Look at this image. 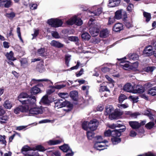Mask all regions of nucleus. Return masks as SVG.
<instances>
[{
	"instance_id": "6",
	"label": "nucleus",
	"mask_w": 156,
	"mask_h": 156,
	"mask_svg": "<svg viewBox=\"0 0 156 156\" xmlns=\"http://www.w3.org/2000/svg\"><path fill=\"white\" fill-rule=\"evenodd\" d=\"M99 125V122L96 119L90 121L88 124V128L91 131L95 130Z\"/></svg>"
},
{
	"instance_id": "45",
	"label": "nucleus",
	"mask_w": 156,
	"mask_h": 156,
	"mask_svg": "<svg viewBox=\"0 0 156 156\" xmlns=\"http://www.w3.org/2000/svg\"><path fill=\"white\" fill-rule=\"evenodd\" d=\"M127 97L123 94H121L119 97V103H122L124 100L127 99Z\"/></svg>"
},
{
	"instance_id": "37",
	"label": "nucleus",
	"mask_w": 156,
	"mask_h": 156,
	"mask_svg": "<svg viewBox=\"0 0 156 156\" xmlns=\"http://www.w3.org/2000/svg\"><path fill=\"white\" fill-rule=\"evenodd\" d=\"M29 95L27 94L25 92H23L21 93L18 97V99H22L29 97Z\"/></svg>"
},
{
	"instance_id": "2",
	"label": "nucleus",
	"mask_w": 156,
	"mask_h": 156,
	"mask_svg": "<svg viewBox=\"0 0 156 156\" xmlns=\"http://www.w3.org/2000/svg\"><path fill=\"white\" fill-rule=\"evenodd\" d=\"M97 139L100 140L97 141L94 145L95 147L98 150H102L105 149H106V147L108 146L106 145L105 143L108 142V141L106 140L103 141L102 140V137L101 136H99L97 137Z\"/></svg>"
},
{
	"instance_id": "11",
	"label": "nucleus",
	"mask_w": 156,
	"mask_h": 156,
	"mask_svg": "<svg viewBox=\"0 0 156 156\" xmlns=\"http://www.w3.org/2000/svg\"><path fill=\"white\" fill-rule=\"evenodd\" d=\"M96 6H94L92 8V11H90V13L91 14H93L92 16H99L102 12V8H97L96 9Z\"/></svg>"
},
{
	"instance_id": "32",
	"label": "nucleus",
	"mask_w": 156,
	"mask_h": 156,
	"mask_svg": "<svg viewBox=\"0 0 156 156\" xmlns=\"http://www.w3.org/2000/svg\"><path fill=\"white\" fill-rule=\"evenodd\" d=\"M81 37L83 39L87 41L89 40L90 38V36L89 34L87 32L83 33Z\"/></svg>"
},
{
	"instance_id": "13",
	"label": "nucleus",
	"mask_w": 156,
	"mask_h": 156,
	"mask_svg": "<svg viewBox=\"0 0 156 156\" xmlns=\"http://www.w3.org/2000/svg\"><path fill=\"white\" fill-rule=\"evenodd\" d=\"M63 142V140L62 139L60 138L57 140H49L47 141V143L48 145L51 146L59 144Z\"/></svg>"
},
{
	"instance_id": "3",
	"label": "nucleus",
	"mask_w": 156,
	"mask_h": 156,
	"mask_svg": "<svg viewBox=\"0 0 156 156\" xmlns=\"http://www.w3.org/2000/svg\"><path fill=\"white\" fill-rule=\"evenodd\" d=\"M47 23L52 27L57 28L61 27L63 22L58 18H51L48 20Z\"/></svg>"
},
{
	"instance_id": "36",
	"label": "nucleus",
	"mask_w": 156,
	"mask_h": 156,
	"mask_svg": "<svg viewBox=\"0 0 156 156\" xmlns=\"http://www.w3.org/2000/svg\"><path fill=\"white\" fill-rule=\"evenodd\" d=\"M128 56L130 60H137L138 58V55L136 54H130Z\"/></svg>"
},
{
	"instance_id": "62",
	"label": "nucleus",
	"mask_w": 156,
	"mask_h": 156,
	"mask_svg": "<svg viewBox=\"0 0 156 156\" xmlns=\"http://www.w3.org/2000/svg\"><path fill=\"white\" fill-rule=\"evenodd\" d=\"M37 5L36 4H32L30 5V7L31 9L35 10L37 9Z\"/></svg>"
},
{
	"instance_id": "44",
	"label": "nucleus",
	"mask_w": 156,
	"mask_h": 156,
	"mask_svg": "<svg viewBox=\"0 0 156 156\" xmlns=\"http://www.w3.org/2000/svg\"><path fill=\"white\" fill-rule=\"evenodd\" d=\"M94 134L93 131H88L87 133L88 138L89 140L91 139L94 137Z\"/></svg>"
},
{
	"instance_id": "63",
	"label": "nucleus",
	"mask_w": 156,
	"mask_h": 156,
	"mask_svg": "<svg viewBox=\"0 0 156 156\" xmlns=\"http://www.w3.org/2000/svg\"><path fill=\"white\" fill-rule=\"evenodd\" d=\"M89 88V87L88 86H83L82 88L83 90L85 91L87 94H88Z\"/></svg>"
},
{
	"instance_id": "42",
	"label": "nucleus",
	"mask_w": 156,
	"mask_h": 156,
	"mask_svg": "<svg viewBox=\"0 0 156 156\" xmlns=\"http://www.w3.org/2000/svg\"><path fill=\"white\" fill-rule=\"evenodd\" d=\"M83 23V22L82 20L79 18H77L76 16L75 25L78 26H80Z\"/></svg>"
},
{
	"instance_id": "23",
	"label": "nucleus",
	"mask_w": 156,
	"mask_h": 156,
	"mask_svg": "<svg viewBox=\"0 0 156 156\" xmlns=\"http://www.w3.org/2000/svg\"><path fill=\"white\" fill-rule=\"evenodd\" d=\"M144 92V88L140 86L136 85V87L134 89L133 93H141Z\"/></svg>"
},
{
	"instance_id": "41",
	"label": "nucleus",
	"mask_w": 156,
	"mask_h": 156,
	"mask_svg": "<svg viewBox=\"0 0 156 156\" xmlns=\"http://www.w3.org/2000/svg\"><path fill=\"white\" fill-rule=\"evenodd\" d=\"M144 16L146 18V21L148 22L149 21L151 18V14L148 13L144 12L143 13Z\"/></svg>"
},
{
	"instance_id": "20",
	"label": "nucleus",
	"mask_w": 156,
	"mask_h": 156,
	"mask_svg": "<svg viewBox=\"0 0 156 156\" xmlns=\"http://www.w3.org/2000/svg\"><path fill=\"white\" fill-rule=\"evenodd\" d=\"M33 151V147H30L28 146V145H25L23 147L21 150V153L25 155V154H26V153L28 151Z\"/></svg>"
},
{
	"instance_id": "10",
	"label": "nucleus",
	"mask_w": 156,
	"mask_h": 156,
	"mask_svg": "<svg viewBox=\"0 0 156 156\" xmlns=\"http://www.w3.org/2000/svg\"><path fill=\"white\" fill-rule=\"evenodd\" d=\"M28 111V108L27 106H22V105L19 106L14 109V112L16 114H19L20 112H27Z\"/></svg>"
},
{
	"instance_id": "30",
	"label": "nucleus",
	"mask_w": 156,
	"mask_h": 156,
	"mask_svg": "<svg viewBox=\"0 0 156 156\" xmlns=\"http://www.w3.org/2000/svg\"><path fill=\"white\" fill-rule=\"evenodd\" d=\"M124 23L126 27L128 28H129L132 26V22L131 20H129L125 19L124 20Z\"/></svg>"
},
{
	"instance_id": "52",
	"label": "nucleus",
	"mask_w": 156,
	"mask_h": 156,
	"mask_svg": "<svg viewBox=\"0 0 156 156\" xmlns=\"http://www.w3.org/2000/svg\"><path fill=\"white\" fill-rule=\"evenodd\" d=\"M108 25H111L115 21V18L114 17L108 18Z\"/></svg>"
},
{
	"instance_id": "40",
	"label": "nucleus",
	"mask_w": 156,
	"mask_h": 156,
	"mask_svg": "<svg viewBox=\"0 0 156 156\" xmlns=\"http://www.w3.org/2000/svg\"><path fill=\"white\" fill-rule=\"evenodd\" d=\"M45 51V48H41L37 50V53L40 56H42L44 55V54Z\"/></svg>"
},
{
	"instance_id": "24",
	"label": "nucleus",
	"mask_w": 156,
	"mask_h": 156,
	"mask_svg": "<svg viewBox=\"0 0 156 156\" xmlns=\"http://www.w3.org/2000/svg\"><path fill=\"white\" fill-rule=\"evenodd\" d=\"M27 99V101H29L28 104L29 106L34 105L36 101V98L35 96L32 95L31 97H29Z\"/></svg>"
},
{
	"instance_id": "12",
	"label": "nucleus",
	"mask_w": 156,
	"mask_h": 156,
	"mask_svg": "<svg viewBox=\"0 0 156 156\" xmlns=\"http://www.w3.org/2000/svg\"><path fill=\"white\" fill-rule=\"evenodd\" d=\"M130 66L128 62H124L123 58L121 59V62L119 65V67L120 68L125 70H129Z\"/></svg>"
},
{
	"instance_id": "26",
	"label": "nucleus",
	"mask_w": 156,
	"mask_h": 156,
	"mask_svg": "<svg viewBox=\"0 0 156 156\" xmlns=\"http://www.w3.org/2000/svg\"><path fill=\"white\" fill-rule=\"evenodd\" d=\"M70 96L73 100L76 101L78 98V93L76 90L73 91L70 93Z\"/></svg>"
},
{
	"instance_id": "28",
	"label": "nucleus",
	"mask_w": 156,
	"mask_h": 156,
	"mask_svg": "<svg viewBox=\"0 0 156 156\" xmlns=\"http://www.w3.org/2000/svg\"><path fill=\"white\" fill-rule=\"evenodd\" d=\"M3 106L6 109H10L12 106V103L9 100H6L4 102Z\"/></svg>"
},
{
	"instance_id": "7",
	"label": "nucleus",
	"mask_w": 156,
	"mask_h": 156,
	"mask_svg": "<svg viewBox=\"0 0 156 156\" xmlns=\"http://www.w3.org/2000/svg\"><path fill=\"white\" fill-rule=\"evenodd\" d=\"M43 113L42 109L39 107H34L30 108L29 110L30 115H34L39 114H41Z\"/></svg>"
},
{
	"instance_id": "50",
	"label": "nucleus",
	"mask_w": 156,
	"mask_h": 156,
	"mask_svg": "<svg viewBox=\"0 0 156 156\" xmlns=\"http://www.w3.org/2000/svg\"><path fill=\"white\" fill-rule=\"evenodd\" d=\"M16 32L18 34V37L20 38V40L22 42H23V41L21 37V33L20 31V27H17V28Z\"/></svg>"
},
{
	"instance_id": "48",
	"label": "nucleus",
	"mask_w": 156,
	"mask_h": 156,
	"mask_svg": "<svg viewBox=\"0 0 156 156\" xmlns=\"http://www.w3.org/2000/svg\"><path fill=\"white\" fill-rule=\"evenodd\" d=\"M62 101V100H56L55 102V107H57L58 108H61V103Z\"/></svg>"
},
{
	"instance_id": "55",
	"label": "nucleus",
	"mask_w": 156,
	"mask_h": 156,
	"mask_svg": "<svg viewBox=\"0 0 156 156\" xmlns=\"http://www.w3.org/2000/svg\"><path fill=\"white\" fill-rule=\"evenodd\" d=\"M89 122H84L82 124V127L84 130H87L88 128V124Z\"/></svg>"
},
{
	"instance_id": "5",
	"label": "nucleus",
	"mask_w": 156,
	"mask_h": 156,
	"mask_svg": "<svg viewBox=\"0 0 156 156\" xmlns=\"http://www.w3.org/2000/svg\"><path fill=\"white\" fill-rule=\"evenodd\" d=\"M43 85L42 83H39L32 87L30 92L32 95H35L41 92V90L39 87H43Z\"/></svg>"
},
{
	"instance_id": "27",
	"label": "nucleus",
	"mask_w": 156,
	"mask_h": 156,
	"mask_svg": "<svg viewBox=\"0 0 156 156\" xmlns=\"http://www.w3.org/2000/svg\"><path fill=\"white\" fill-rule=\"evenodd\" d=\"M41 101L45 105H49L50 103L49 100L48 99V96L47 95L43 96Z\"/></svg>"
},
{
	"instance_id": "8",
	"label": "nucleus",
	"mask_w": 156,
	"mask_h": 156,
	"mask_svg": "<svg viewBox=\"0 0 156 156\" xmlns=\"http://www.w3.org/2000/svg\"><path fill=\"white\" fill-rule=\"evenodd\" d=\"M66 85L64 84L56 85L55 86H50L49 87L51 88L50 89L48 90L47 91L48 95H50L55 91V89H59L65 87Z\"/></svg>"
},
{
	"instance_id": "58",
	"label": "nucleus",
	"mask_w": 156,
	"mask_h": 156,
	"mask_svg": "<svg viewBox=\"0 0 156 156\" xmlns=\"http://www.w3.org/2000/svg\"><path fill=\"white\" fill-rule=\"evenodd\" d=\"M11 3L12 2L10 0L7 1L4 5V7L6 8H9L11 5Z\"/></svg>"
},
{
	"instance_id": "43",
	"label": "nucleus",
	"mask_w": 156,
	"mask_h": 156,
	"mask_svg": "<svg viewBox=\"0 0 156 156\" xmlns=\"http://www.w3.org/2000/svg\"><path fill=\"white\" fill-rule=\"evenodd\" d=\"M154 122H150L145 125V127L148 129H151L154 126Z\"/></svg>"
},
{
	"instance_id": "14",
	"label": "nucleus",
	"mask_w": 156,
	"mask_h": 156,
	"mask_svg": "<svg viewBox=\"0 0 156 156\" xmlns=\"http://www.w3.org/2000/svg\"><path fill=\"white\" fill-rule=\"evenodd\" d=\"M126 129V127L122 129H120L118 130H115L112 131V134L113 137H116V136H119L121 135V133L125 131Z\"/></svg>"
},
{
	"instance_id": "64",
	"label": "nucleus",
	"mask_w": 156,
	"mask_h": 156,
	"mask_svg": "<svg viewBox=\"0 0 156 156\" xmlns=\"http://www.w3.org/2000/svg\"><path fill=\"white\" fill-rule=\"evenodd\" d=\"M51 156H61V154L58 151L53 152Z\"/></svg>"
},
{
	"instance_id": "39",
	"label": "nucleus",
	"mask_w": 156,
	"mask_h": 156,
	"mask_svg": "<svg viewBox=\"0 0 156 156\" xmlns=\"http://www.w3.org/2000/svg\"><path fill=\"white\" fill-rule=\"evenodd\" d=\"M112 141L114 144H116L121 141L120 138L116 137H113L112 139Z\"/></svg>"
},
{
	"instance_id": "1",
	"label": "nucleus",
	"mask_w": 156,
	"mask_h": 156,
	"mask_svg": "<svg viewBox=\"0 0 156 156\" xmlns=\"http://www.w3.org/2000/svg\"><path fill=\"white\" fill-rule=\"evenodd\" d=\"M94 20L90 19L88 22L90 25L89 32L94 37L97 36L99 32V30L98 25L93 23Z\"/></svg>"
},
{
	"instance_id": "35",
	"label": "nucleus",
	"mask_w": 156,
	"mask_h": 156,
	"mask_svg": "<svg viewBox=\"0 0 156 156\" xmlns=\"http://www.w3.org/2000/svg\"><path fill=\"white\" fill-rule=\"evenodd\" d=\"M147 93L152 96L156 95V87H154L150 89L147 92Z\"/></svg>"
},
{
	"instance_id": "47",
	"label": "nucleus",
	"mask_w": 156,
	"mask_h": 156,
	"mask_svg": "<svg viewBox=\"0 0 156 156\" xmlns=\"http://www.w3.org/2000/svg\"><path fill=\"white\" fill-rule=\"evenodd\" d=\"M138 63L137 62L134 63L131 66H130V69L136 70L138 67Z\"/></svg>"
},
{
	"instance_id": "59",
	"label": "nucleus",
	"mask_w": 156,
	"mask_h": 156,
	"mask_svg": "<svg viewBox=\"0 0 156 156\" xmlns=\"http://www.w3.org/2000/svg\"><path fill=\"white\" fill-rule=\"evenodd\" d=\"M112 131H111L110 130H108L106 131L104 133V135L105 136H109L111 135H112L113 136V135L112 134Z\"/></svg>"
},
{
	"instance_id": "57",
	"label": "nucleus",
	"mask_w": 156,
	"mask_h": 156,
	"mask_svg": "<svg viewBox=\"0 0 156 156\" xmlns=\"http://www.w3.org/2000/svg\"><path fill=\"white\" fill-rule=\"evenodd\" d=\"M52 36L55 38H59L60 36L59 34L57 31H53L52 33Z\"/></svg>"
},
{
	"instance_id": "22",
	"label": "nucleus",
	"mask_w": 156,
	"mask_h": 156,
	"mask_svg": "<svg viewBox=\"0 0 156 156\" xmlns=\"http://www.w3.org/2000/svg\"><path fill=\"white\" fill-rule=\"evenodd\" d=\"M123 29V26L121 23H118L115 24L114 26L113 30L115 31H119Z\"/></svg>"
},
{
	"instance_id": "53",
	"label": "nucleus",
	"mask_w": 156,
	"mask_h": 156,
	"mask_svg": "<svg viewBox=\"0 0 156 156\" xmlns=\"http://www.w3.org/2000/svg\"><path fill=\"white\" fill-rule=\"evenodd\" d=\"M0 119L2 120L0 121V123L2 124L6 122V121L8 119V117L7 116H2Z\"/></svg>"
},
{
	"instance_id": "18",
	"label": "nucleus",
	"mask_w": 156,
	"mask_h": 156,
	"mask_svg": "<svg viewBox=\"0 0 156 156\" xmlns=\"http://www.w3.org/2000/svg\"><path fill=\"white\" fill-rule=\"evenodd\" d=\"M129 124L130 126L133 129H137L140 127V123L137 121H129Z\"/></svg>"
},
{
	"instance_id": "9",
	"label": "nucleus",
	"mask_w": 156,
	"mask_h": 156,
	"mask_svg": "<svg viewBox=\"0 0 156 156\" xmlns=\"http://www.w3.org/2000/svg\"><path fill=\"white\" fill-rule=\"evenodd\" d=\"M135 87L136 85L134 84H132L130 83H128L124 86L123 89L126 92L133 93V90Z\"/></svg>"
},
{
	"instance_id": "49",
	"label": "nucleus",
	"mask_w": 156,
	"mask_h": 156,
	"mask_svg": "<svg viewBox=\"0 0 156 156\" xmlns=\"http://www.w3.org/2000/svg\"><path fill=\"white\" fill-rule=\"evenodd\" d=\"M156 68L155 66H148L145 69V71L147 72H151Z\"/></svg>"
},
{
	"instance_id": "54",
	"label": "nucleus",
	"mask_w": 156,
	"mask_h": 156,
	"mask_svg": "<svg viewBox=\"0 0 156 156\" xmlns=\"http://www.w3.org/2000/svg\"><path fill=\"white\" fill-rule=\"evenodd\" d=\"M129 99L132 100L133 102H136L138 101V98L137 96H130L129 97Z\"/></svg>"
},
{
	"instance_id": "51",
	"label": "nucleus",
	"mask_w": 156,
	"mask_h": 156,
	"mask_svg": "<svg viewBox=\"0 0 156 156\" xmlns=\"http://www.w3.org/2000/svg\"><path fill=\"white\" fill-rule=\"evenodd\" d=\"M100 92H102L105 91L110 92L109 90L107 88L106 86H101L99 89Z\"/></svg>"
},
{
	"instance_id": "17",
	"label": "nucleus",
	"mask_w": 156,
	"mask_h": 156,
	"mask_svg": "<svg viewBox=\"0 0 156 156\" xmlns=\"http://www.w3.org/2000/svg\"><path fill=\"white\" fill-rule=\"evenodd\" d=\"M121 0H109L108 5L110 7H114L119 5Z\"/></svg>"
},
{
	"instance_id": "61",
	"label": "nucleus",
	"mask_w": 156,
	"mask_h": 156,
	"mask_svg": "<svg viewBox=\"0 0 156 156\" xmlns=\"http://www.w3.org/2000/svg\"><path fill=\"white\" fill-rule=\"evenodd\" d=\"M5 135H3L2 136V137L0 139V142L2 143V144H5V145L6 144V141L5 140Z\"/></svg>"
},
{
	"instance_id": "4",
	"label": "nucleus",
	"mask_w": 156,
	"mask_h": 156,
	"mask_svg": "<svg viewBox=\"0 0 156 156\" xmlns=\"http://www.w3.org/2000/svg\"><path fill=\"white\" fill-rule=\"evenodd\" d=\"M106 111L105 113V115H109L110 119L112 120L116 118V116L113 114L114 111L113 107L112 105H108L105 108Z\"/></svg>"
},
{
	"instance_id": "25",
	"label": "nucleus",
	"mask_w": 156,
	"mask_h": 156,
	"mask_svg": "<svg viewBox=\"0 0 156 156\" xmlns=\"http://www.w3.org/2000/svg\"><path fill=\"white\" fill-rule=\"evenodd\" d=\"M14 53L12 51H10L9 53L7 52L5 55L7 58L9 60L14 61L16 58L13 57Z\"/></svg>"
},
{
	"instance_id": "21",
	"label": "nucleus",
	"mask_w": 156,
	"mask_h": 156,
	"mask_svg": "<svg viewBox=\"0 0 156 156\" xmlns=\"http://www.w3.org/2000/svg\"><path fill=\"white\" fill-rule=\"evenodd\" d=\"M47 149L41 145H38L33 147V151H37L40 152H44Z\"/></svg>"
},
{
	"instance_id": "60",
	"label": "nucleus",
	"mask_w": 156,
	"mask_h": 156,
	"mask_svg": "<svg viewBox=\"0 0 156 156\" xmlns=\"http://www.w3.org/2000/svg\"><path fill=\"white\" fill-rule=\"evenodd\" d=\"M118 107L120 108H128L129 107V105L128 104H118L117 105Z\"/></svg>"
},
{
	"instance_id": "34",
	"label": "nucleus",
	"mask_w": 156,
	"mask_h": 156,
	"mask_svg": "<svg viewBox=\"0 0 156 156\" xmlns=\"http://www.w3.org/2000/svg\"><path fill=\"white\" fill-rule=\"evenodd\" d=\"M19 101L24 106H27L28 108V110H29V106L28 104L29 101L27 100H23L22 99H18Z\"/></svg>"
},
{
	"instance_id": "38",
	"label": "nucleus",
	"mask_w": 156,
	"mask_h": 156,
	"mask_svg": "<svg viewBox=\"0 0 156 156\" xmlns=\"http://www.w3.org/2000/svg\"><path fill=\"white\" fill-rule=\"evenodd\" d=\"M5 16L7 18L12 19L15 16L16 14L14 12H12L10 13H6Z\"/></svg>"
},
{
	"instance_id": "15",
	"label": "nucleus",
	"mask_w": 156,
	"mask_h": 156,
	"mask_svg": "<svg viewBox=\"0 0 156 156\" xmlns=\"http://www.w3.org/2000/svg\"><path fill=\"white\" fill-rule=\"evenodd\" d=\"M152 47L151 46L149 45L145 48L143 51V53L147 56H151L153 54Z\"/></svg>"
},
{
	"instance_id": "16",
	"label": "nucleus",
	"mask_w": 156,
	"mask_h": 156,
	"mask_svg": "<svg viewBox=\"0 0 156 156\" xmlns=\"http://www.w3.org/2000/svg\"><path fill=\"white\" fill-rule=\"evenodd\" d=\"M50 44L51 46L58 48H62L64 47L63 44L55 40H52L51 41Z\"/></svg>"
},
{
	"instance_id": "56",
	"label": "nucleus",
	"mask_w": 156,
	"mask_h": 156,
	"mask_svg": "<svg viewBox=\"0 0 156 156\" xmlns=\"http://www.w3.org/2000/svg\"><path fill=\"white\" fill-rule=\"evenodd\" d=\"M114 114L117 117V116H120L122 115L123 112H122L120 111L119 109H116L114 112Z\"/></svg>"
},
{
	"instance_id": "46",
	"label": "nucleus",
	"mask_w": 156,
	"mask_h": 156,
	"mask_svg": "<svg viewBox=\"0 0 156 156\" xmlns=\"http://www.w3.org/2000/svg\"><path fill=\"white\" fill-rule=\"evenodd\" d=\"M76 20V16H74L69 20V25H72L73 24H75Z\"/></svg>"
},
{
	"instance_id": "31",
	"label": "nucleus",
	"mask_w": 156,
	"mask_h": 156,
	"mask_svg": "<svg viewBox=\"0 0 156 156\" xmlns=\"http://www.w3.org/2000/svg\"><path fill=\"white\" fill-rule=\"evenodd\" d=\"M68 145L64 144L62 145L59 146V148L64 152H67L68 151Z\"/></svg>"
},
{
	"instance_id": "33",
	"label": "nucleus",
	"mask_w": 156,
	"mask_h": 156,
	"mask_svg": "<svg viewBox=\"0 0 156 156\" xmlns=\"http://www.w3.org/2000/svg\"><path fill=\"white\" fill-rule=\"evenodd\" d=\"M66 106L67 108V109H63V110L66 111L67 112H68V101H65L61 102V108Z\"/></svg>"
},
{
	"instance_id": "29",
	"label": "nucleus",
	"mask_w": 156,
	"mask_h": 156,
	"mask_svg": "<svg viewBox=\"0 0 156 156\" xmlns=\"http://www.w3.org/2000/svg\"><path fill=\"white\" fill-rule=\"evenodd\" d=\"M109 34V32L107 29H105L102 30L100 32V37H107Z\"/></svg>"
},
{
	"instance_id": "19",
	"label": "nucleus",
	"mask_w": 156,
	"mask_h": 156,
	"mask_svg": "<svg viewBox=\"0 0 156 156\" xmlns=\"http://www.w3.org/2000/svg\"><path fill=\"white\" fill-rule=\"evenodd\" d=\"M122 13H126V12L123 9H121L118 10L116 12L115 14V16L114 17L115 19L117 20L120 19L122 17Z\"/></svg>"
}]
</instances>
